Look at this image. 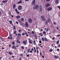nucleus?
Instances as JSON below:
<instances>
[{
    "label": "nucleus",
    "instance_id": "f257e3e1",
    "mask_svg": "<svg viewBox=\"0 0 60 60\" xmlns=\"http://www.w3.org/2000/svg\"><path fill=\"white\" fill-rule=\"evenodd\" d=\"M51 22V20H50V18H49L48 19V20H47L45 21L46 25H47L48 22L49 23V22Z\"/></svg>",
    "mask_w": 60,
    "mask_h": 60
},
{
    "label": "nucleus",
    "instance_id": "f03ea898",
    "mask_svg": "<svg viewBox=\"0 0 60 60\" xmlns=\"http://www.w3.org/2000/svg\"><path fill=\"white\" fill-rule=\"evenodd\" d=\"M38 8V5H35L33 7V9L34 10H35V9H37Z\"/></svg>",
    "mask_w": 60,
    "mask_h": 60
},
{
    "label": "nucleus",
    "instance_id": "7ed1b4c3",
    "mask_svg": "<svg viewBox=\"0 0 60 60\" xmlns=\"http://www.w3.org/2000/svg\"><path fill=\"white\" fill-rule=\"evenodd\" d=\"M39 11L40 12H42V6L40 5L39 8Z\"/></svg>",
    "mask_w": 60,
    "mask_h": 60
},
{
    "label": "nucleus",
    "instance_id": "20e7f679",
    "mask_svg": "<svg viewBox=\"0 0 60 60\" xmlns=\"http://www.w3.org/2000/svg\"><path fill=\"white\" fill-rule=\"evenodd\" d=\"M35 0H33V1H32L31 3V4L33 5H35Z\"/></svg>",
    "mask_w": 60,
    "mask_h": 60
},
{
    "label": "nucleus",
    "instance_id": "39448f33",
    "mask_svg": "<svg viewBox=\"0 0 60 60\" xmlns=\"http://www.w3.org/2000/svg\"><path fill=\"white\" fill-rule=\"evenodd\" d=\"M29 22L30 23H31L32 22V19L31 18L29 19Z\"/></svg>",
    "mask_w": 60,
    "mask_h": 60
},
{
    "label": "nucleus",
    "instance_id": "423d86ee",
    "mask_svg": "<svg viewBox=\"0 0 60 60\" xmlns=\"http://www.w3.org/2000/svg\"><path fill=\"white\" fill-rule=\"evenodd\" d=\"M52 8L51 7H49L47 9V10L48 11H51V10H52Z\"/></svg>",
    "mask_w": 60,
    "mask_h": 60
},
{
    "label": "nucleus",
    "instance_id": "0eeeda50",
    "mask_svg": "<svg viewBox=\"0 0 60 60\" xmlns=\"http://www.w3.org/2000/svg\"><path fill=\"white\" fill-rule=\"evenodd\" d=\"M22 6H19L18 8V9L19 10H21V9H22Z\"/></svg>",
    "mask_w": 60,
    "mask_h": 60
},
{
    "label": "nucleus",
    "instance_id": "6e6552de",
    "mask_svg": "<svg viewBox=\"0 0 60 60\" xmlns=\"http://www.w3.org/2000/svg\"><path fill=\"white\" fill-rule=\"evenodd\" d=\"M21 17L19 15H17L16 17L17 19H19Z\"/></svg>",
    "mask_w": 60,
    "mask_h": 60
},
{
    "label": "nucleus",
    "instance_id": "1a4fd4ad",
    "mask_svg": "<svg viewBox=\"0 0 60 60\" xmlns=\"http://www.w3.org/2000/svg\"><path fill=\"white\" fill-rule=\"evenodd\" d=\"M50 5V4L49 3H47L46 5V7H48Z\"/></svg>",
    "mask_w": 60,
    "mask_h": 60
},
{
    "label": "nucleus",
    "instance_id": "9d476101",
    "mask_svg": "<svg viewBox=\"0 0 60 60\" xmlns=\"http://www.w3.org/2000/svg\"><path fill=\"white\" fill-rule=\"evenodd\" d=\"M59 2V0H56L55 1V3L56 4H58Z\"/></svg>",
    "mask_w": 60,
    "mask_h": 60
},
{
    "label": "nucleus",
    "instance_id": "9b49d317",
    "mask_svg": "<svg viewBox=\"0 0 60 60\" xmlns=\"http://www.w3.org/2000/svg\"><path fill=\"white\" fill-rule=\"evenodd\" d=\"M15 11H16V13H17V14H18L19 13V12L18 11L17 8L15 9Z\"/></svg>",
    "mask_w": 60,
    "mask_h": 60
},
{
    "label": "nucleus",
    "instance_id": "f8f14e48",
    "mask_svg": "<svg viewBox=\"0 0 60 60\" xmlns=\"http://www.w3.org/2000/svg\"><path fill=\"white\" fill-rule=\"evenodd\" d=\"M25 26L26 27H28V23L26 22L25 24Z\"/></svg>",
    "mask_w": 60,
    "mask_h": 60
},
{
    "label": "nucleus",
    "instance_id": "ddd939ff",
    "mask_svg": "<svg viewBox=\"0 0 60 60\" xmlns=\"http://www.w3.org/2000/svg\"><path fill=\"white\" fill-rule=\"evenodd\" d=\"M39 34L40 35V36H43V34H42V33H41L40 34Z\"/></svg>",
    "mask_w": 60,
    "mask_h": 60
},
{
    "label": "nucleus",
    "instance_id": "4468645a",
    "mask_svg": "<svg viewBox=\"0 0 60 60\" xmlns=\"http://www.w3.org/2000/svg\"><path fill=\"white\" fill-rule=\"evenodd\" d=\"M54 58L56 59H57V58H58V56H54Z\"/></svg>",
    "mask_w": 60,
    "mask_h": 60
},
{
    "label": "nucleus",
    "instance_id": "2eb2a0df",
    "mask_svg": "<svg viewBox=\"0 0 60 60\" xmlns=\"http://www.w3.org/2000/svg\"><path fill=\"white\" fill-rule=\"evenodd\" d=\"M13 6V8H14V9H15V7H16V4H14Z\"/></svg>",
    "mask_w": 60,
    "mask_h": 60
},
{
    "label": "nucleus",
    "instance_id": "dca6fc26",
    "mask_svg": "<svg viewBox=\"0 0 60 60\" xmlns=\"http://www.w3.org/2000/svg\"><path fill=\"white\" fill-rule=\"evenodd\" d=\"M7 2V0H5L4 1H2V2L3 3H6V2Z\"/></svg>",
    "mask_w": 60,
    "mask_h": 60
},
{
    "label": "nucleus",
    "instance_id": "f3484780",
    "mask_svg": "<svg viewBox=\"0 0 60 60\" xmlns=\"http://www.w3.org/2000/svg\"><path fill=\"white\" fill-rule=\"evenodd\" d=\"M23 42L24 45H26V41H23Z\"/></svg>",
    "mask_w": 60,
    "mask_h": 60
},
{
    "label": "nucleus",
    "instance_id": "a211bd4d",
    "mask_svg": "<svg viewBox=\"0 0 60 60\" xmlns=\"http://www.w3.org/2000/svg\"><path fill=\"white\" fill-rule=\"evenodd\" d=\"M29 43H30V44H32L33 43V42L31 40H30L29 41Z\"/></svg>",
    "mask_w": 60,
    "mask_h": 60
},
{
    "label": "nucleus",
    "instance_id": "6ab92c4d",
    "mask_svg": "<svg viewBox=\"0 0 60 60\" xmlns=\"http://www.w3.org/2000/svg\"><path fill=\"white\" fill-rule=\"evenodd\" d=\"M21 20L22 21H24V19L23 18H22L21 19Z\"/></svg>",
    "mask_w": 60,
    "mask_h": 60
},
{
    "label": "nucleus",
    "instance_id": "aec40b11",
    "mask_svg": "<svg viewBox=\"0 0 60 60\" xmlns=\"http://www.w3.org/2000/svg\"><path fill=\"white\" fill-rule=\"evenodd\" d=\"M22 2V0H20V1L18 2V3L19 4H21Z\"/></svg>",
    "mask_w": 60,
    "mask_h": 60
},
{
    "label": "nucleus",
    "instance_id": "412c9836",
    "mask_svg": "<svg viewBox=\"0 0 60 60\" xmlns=\"http://www.w3.org/2000/svg\"><path fill=\"white\" fill-rule=\"evenodd\" d=\"M12 48H13V49H16V46H15L14 45H13V46Z\"/></svg>",
    "mask_w": 60,
    "mask_h": 60
},
{
    "label": "nucleus",
    "instance_id": "4be33fe9",
    "mask_svg": "<svg viewBox=\"0 0 60 60\" xmlns=\"http://www.w3.org/2000/svg\"><path fill=\"white\" fill-rule=\"evenodd\" d=\"M44 39H45V41H48V40H47V38H44Z\"/></svg>",
    "mask_w": 60,
    "mask_h": 60
},
{
    "label": "nucleus",
    "instance_id": "5701e85b",
    "mask_svg": "<svg viewBox=\"0 0 60 60\" xmlns=\"http://www.w3.org/2000/svg\"><path fill=\"white\" fill-rule=\"evenodd\" d=\"M8 54H9V55H12V53L11 52H9V53H8Z\"/></svg>",
    "mask_w": 60,
    "mask_h": 60
},
{
    "label": "nucleus",
    "instance_id": "b1692460",
    "mask_svg": "<svg viewBox=\"0 0 60 60\" xmlns=\"http://www.w3.org/2000/svg\"><path fill=\"white\" fill-rule=\"evenodd\" d=\"M9 22L10 23V24H12V21H9Z\"/></svg>",
    "mask_w": 60,
    "mask_h": 60
},
{
    "label": "nucleus",
    "instance_id": "393cba45",
    "mask_svg": "<svg viewBox=\"0 0 60 60\" xmlns=\"http://www.w3.org/2000/svg\"><path fill=\"white\" fill-rule=\"evenodd\" d=\"M41 17L42 19H44V18H45V16H42Z\"/></svg>",
    "mask_w": 60,
    "mask_h": 60
},
{
    "label": "nucleus",
    "instance_id": "a878e982",
    "mask_svg": "<svg viewBox=\"0 0 60 60\" xmlns=\"http://www.w3.org/2000/svg\"><path fill=\"white\" fill-rule=\"evenodd\" d=\"M42 20L43 21H45L46 20V19L44 18L42 19Z\"/></svg>",
    "mask_w": 60,
    "mask_h": 60
},
{
    "label": "nucleus",
    "instance_id": "bb28decb",
    "mask_svg": "<svg viewBox=\"0 0 60 60\" xmlns=\"http://www.w3.org/2000/svg\"><path fill=\"white\" fill-rule=\"evenodd\" d=\"M42 40L43 41H45V40H44V38H42Z\"/></svg>",
    "mask_w": 60,
    "mask_h": 60
},
{
    "label": "nucleus",
    "instance_id": "cd10ccee",
    "mask_svg": "<svg viewBox=\"0 0 60 60\" xmlns=\"http://www.w3.org/2000/svg\"><path fill=\"white\" fill-rule=\"evenodd\" d=\"M20 56L22 57L23 56V54L22 53L20 54Z\"/></svg>",
    "mask_w": 60,
    "mask_h": 60
},
{
    "label": "nucleus",
    "instance_id": "c85d7f7f",
    "mask_svg": "<svg viewBox=\"0 0 60 60\" xmlns=\"http://www.w3.org/2000/svg\"><path fill=\"white\" fill-rule=\"evenodd\" d=\"M18 35H19V36L20 35V37H21V35L20 34H18Z\"/></svg>",
    "mask_w": 60,
    "mask_h": 60
},
{
    "label": "nucleus",
    "instance_id": "c756f323",
    "mask_svg": "<svg viewBox=\"0 0 60 60\" xmlns=\"http://www.w3.org/2000/svg\"><path fill=\"white\" fill-rule=\"evenodd\" d=\"M34 45H36V43L35 42V41H34Z\"/></svg>",
    "mask_w": 60,
    "mask_h": 60
},
{
    "label": "nucleus",
    "instance_id": "7c9ffc66",
    "mask_svg": "<svg viewBox=\"0 0 60 60\" xmlns=\"http://www.w3.org/2000/svg\"><path fill=\"white\" fill-rule=\"evenodd\" d=\"M19 60H22V58L21 57H20V58L19 59Z\"/></svg>",
    "mask_w": 60,
    "mask_h": 60
},
{
    "label": "nucleus",
    "instance_id": "2f4dec72",
    "mask_svg": "<svg viewBox=\"0 0 60 60\" xmlns=\"http://www.w3.org/2000/svg\"><path fill=\"white\" fill-rule=\"evenodd\" d=\"M28 33L29 34H31V32H29L28 31Z\"/></svg>",
    "mask_w": 60,
    "mask_h": 60
},
{
    "label": "nucleus",
    "instance_id": "473e14b6",
    "mask_svg": "<svg viewBox=\"0 0 60 60\" xmlns=\"http://www.w3.org/2000/svg\"><path fill=\"white\" fill-rule=\"evenodd\" d=\"M37 53L38 54V53H39V50H37Z\"/></svg>",
    "mask_w": 60,
    "mask_h": 60
},
{
    "label": "nucleus",
    "instance_id": "72a5a7b5",
    "mask_svg": "<svg viewBox=\"0 0 60 60\" xmlns=\"http://www.w3.org/2000/svg\"><path fill=\"white\" fill-rule=\"evenodd\" d=\"M58 47H60V44H59L58 45Z\"/></svg>",
    "mask_w": 60,
    "mask_h": 60
},
{
    "label": "nucleus",
    "instance_id": "f704fd0d",
    "mask_svg": "<svg viewBox=\"0 0 60 60\" xmlns=\"http://www.w3.org/2000/svg\"><path fill=\"white\" fill-rule=\"evenodd\" d=\"M57 7L58 8H59V9H60V6H57Z\"/></svg>",
    "mask_w": 60,
    "mask_h": 60
},
{
    "label": "nucleus",
    "instance_id": "c9c22d12",
    "mask_svg": "<svg viewBox=\"0 0 60 60\" xmlns=\"http://www.w3.org/2000/svg\"><path fill=\"white\" fill-rule=\"evenodd\" d=\"M18 21H19V22H20V23H21V22H22L19 20H18Z\"/></svg>",
    "mask_w": 60,
    "mask_h": 60
},
{
    "label": "nucleus",
    "instance_id": "e433bc0d",
    "mask_svg": "<svg viewBox=\"0 0 60 60\" xmlns=\"http://www.w3.org/2000/svg\"><path fill=\"white\" fill-rule=\"evenodd\" d=\"M49 51L50 52H52V49H51L49 50Z\"/></svg>",
    "mask_w": 60,
    "mask_h": 60
},
{
    "label": "nucleus",
    "instance_id": "4c0bfd02",
    "mask_svg": "<svg viewBox=\"0 0 60 60\" xmlns=\"http://www.w3.org/2000/svg\"><path fill=\"white\" fill-rule=\"evenodd\" d=\"M25 33H22V35H25Z\"/></svg>",
    "mask_w": 60,
    "mask_h": 60
},
{
    "label": "nucleus",
    "instance_id": "58836bf2",
    "mask_svg": "<svg viewBox=\"0 0 60 60\" xmlns=\"http://www.w3.org/2000/svg\"><path fill=\"white\" fill-rule=\"evenodd\" d=\"M46 32H45V31H44L43 32V34H46Z\"/></svg>",
    "mask_w": 60,
    "mask_h": 60
},
{
    "label": "nucleus",
    "instance_id": "ea45409f",
    "mask_svg": "<svg viewBox=\"0 0 60 60\" xmlns=\"http://www.w3.org/2000/svg\"><path fill=\"white\" fill-rule=\"evenodd\" d=\"M14 29H16V26H14Z\"/></svg>",
    "mask_w": 60,
    "mask_h": 60
},
{
    "label": "nucleus",
    "instance_id": "a19ab883",
    "mask_svg": "<svg viewBox=\"0 0 60 60\" xmlns=\"http://www.w3.org/2000/svg\"><path fill=\"white\" fill-rule=\"evenodd\" d=\"M12 44L13 45H14V44H15V42H13L12 43Z\"/></svg>",
    "mask_w": 60,
    "mask_h": 60
},
{
    "label": "nucleus",
    "instance_id": "79ce46f5",
    "mask_svg": "<svg viewBox=\"0 0 60 60\" xmlns=\"http://www.w3.org/2000/svg\"><path fill=\"white\" fill-rule=\"evenodd\" d=\"M30 53H33V51H32L31 50L30 51Z\"/></svg>",
    "mask_w": 60,
    "mask_h": 60
},
{
    "label": "nucleus",
    "instance_id": "37998d69",
    "mask_svg": "<svg viewBox=\"0 0 60 60\" xmlns=\"http://www.w3.org/2000/svg\"><path fill=\"white\" fill-rule=\"evenodd\" d=\"M16 30H15V32H14V34H16Z\"/></svg>",
    "mask_w": 60,
    "mask_h": 60
},
{
    "label": "nucleus",
    "instance_id": "c03bdc74",
    "mask_svg": "<svg viewBox=\"0 0 60 60\" xmlns=\"http://www.w3.org/2000/svg\"><path fill=\"white\" fill-rule=\"evenodd\" d=\"M22 49H24V46H22Z\"/></svg>",
    "mask_w": 60,
    "mask_h": 60
},
{
    "label": "nucleus",
    "instance_id": "a18cd8bd",
    "mask_svg": "<svg viewBox=\"0 0 60 60\" xmlns=\"http://www.w3.org/2000/svg\"><path fill=\"white\" fill-rule=\"evenodd\" d=\"M32 34H34V31H32Z\"/></svg>",
    "mask_w": 60,
    "mask_h": 60
},
{
    "label": "nucleus",
    "instance_id": "49530a36",
    "mask_svg": "<svg viewBox=\"0 0 60 60\" xmlns=\"http://www.w3.org/2000/svg\"><path fill=\"white\" fill-rule=\"evenodd\" d=\"M59 36H60V34H59L57 35V37H59Z\"/></svg>",
    "mask_w": 60,
    "mask_h": 60
},
{
    "label": "nucleus",
    "instance_id": "de8ad7c7",
    "mask_svg": "<svg viewBox=\"0 0 60 60\" xmlns=\"http://www.w3.org/2000/svg\"><path fill=\"white\" fill-rule=\"evenodd\" d=\"M19 39H17V43L19 42Z\"/></svg>",
    "mask_w": 60,
    "mask_h": 60
},
{
    "label": "nucleus",
    "instance_id": "09e8293b",
    "mask_svg": "<svg viewBox=\"0 0 60 60\" xmlns=\"http://www.w3.org/2000/svg\"><path fill=\"white\" fill-rule=\"evenodd\" d=\"M1 39L2 40V41H4V39L3 38H1Z\"/></svg>",
    "mask_w": 60,
    "mask_h": 60
},
{
    "label": "nucleus",
    "instance_id": "8fccbe9b",
    "mask_svg": "<svg viewBox=\"0 0 60 60\" xmlns=\"http://www.w3.org/2000/svg\"><path fill=\"white\" fill-rule=\"evenodd\" d=\"M13 39V38H12V37H11L10 38V40H12Z\"/></svg>",
    "mask_w": 60,
    "mask_h": 60
},
{
    "label": "nucleus",
    "instance_id": "3c124183",
    "mask_svg": "<svg viewBox=\"0 0 60 60\" xmlns=\"http://www.w3.org/2000/svg\"><path fill=\"white\" fill-rule=\"evenodd\" d=\"M34 52L35 53H36V50H34Z\"/></svg>",
    "mask_w": 60,
    "mask_h": 60
},
{
    "label": "nucleus",
    "instance_id": "603ef678",
    "mask_svg": "<svg viewBox=\"0 0 60 60\" xmlns=\"http://www.w3.org/2000/svg\"><path fill=\"white\" fill-rule=\"evenodd\" d=\"M55 39V38L54 37L52 38V40H54V39Z\"/></svg>",
    "mask_w": 60,
    "mask_h": 60
},
{
    "label": "nucleus",
    "instance_id": "864d4df0",
    "mask_svg": "<svg viewBox=\"0 0 60 60\" xmlns=\"http://www.w3.org/2000/svg\"><path fill=\"white\" fill-rule=\"evenodd\" d=\"M50 1V0H46V1L47 2H49V1Z\"/></svg>",
    "mask_w": 60,
    "mask_h": 60
},
{
    "label": "nucleus",
    "instance_id": "5fc2aeb1",
    "mask_svg": "<svg viewBox=\"0 0 60 60\" xmlns=\"http://www.w3.org/2000/svg\"><path fill=\"white\" fill-rule=\"evenodd\" d=\"M27 53H29V49L28 50Z\"/></svg>",
    "mask_w": 60,
    "mask_h": 60
},
{
    "label": "nucleus",
    "instance_id": "6e6d98bb",
    "mask_svg": "<svg viewBox=\"0 0 60 60\" xmlns=\"http://www.w3.org/2000/svg\"><path fill=\"white\" fill-rule=\"evenodd\" d=\"M59 42L58 41L57 42H56L57 44H59Z\"/></svg>",
    "mask_w": 60,
    "mask_h": 60
},
{
    "label": "nucleus",
    "instance_id": "4d7b16f0",
    "mask_svg": "<svg viewBox=\"0 0 60 60\" xmlns=\"http://www.w3.org/2000/svg\"><path fill=\"white\" fill-rule=\"evenodd\" d=\"M19 33H20V32H21V30H19Z\"/></svg>",
    "mask_w": 60,
    "mask_h": 60
},
{
    "label": "nucleus",
    "instance_id": "13d9d810",
    "mask_svg": "<svg viewBox=\"0 0 60 60\" xmlns=\"http://www.w3.org/2000/svg\"><path fill=\"white\" fill-rule=\"evenodd\" d=\"M40 56H42V55H41V52H40Z\"/></svg>",
    "mask_w": 60,
    "mask_h": 60
},
{
    "label": "nucleus",
    "instance_id": "bf43d9fd",
    "mask_svg": "<svg viewBox=\"0 0 60 60\" xmlns=\"http://www.w3.org/2000/svg\"><path fill=\"white\" fill-rule=\"evenodd\" d=\"M40 43H41V41H39Z\"/></svg>",
    "mask_w": 60,
    "mask_h": 60
},
{
    "label": "nucleus",
    "instance_id": "052dcab7",
    "mask_svg": "<svg viewBox=\"0 0 60 60\" xmlns=\"http://www.w3.org/2000/svg\"><path fill=\"white\" fill-rule=\"evenodd\" d=\"M53 24H54V25H56V22H54L53 23Z\"/></svg>",
    "mask_w": 60,
    "mask_h": 60
},
{
    "label": "nucleus",
    "instance_id": "680f3d73",
    "mask_svg": "<svg viewBox=\"0 0 60 60\" xmlns=\"http://www.w3.org/2000/svg\"><path fill=\"white\" fill-rule=\"evenodd\" d=\"M16 24H19V22H16Z\"/></svg>",
    "mask_w": 60,
    "mask_h": 60
},
{
    "label": "nucleus",
    "instance_id": "e2e57ef3",
    "mask_svg": "<svg viewBox=\"0 0 60 60\" xmlns=\"http://www.w3.org/2000/svg\"><path fill=\"white\" fill-rule=\"evenodd\" d=\"M57 51H59V50H60L59 49H57Z\"/></svg>",
    "mask_w": 60,
    "mask_h": 60
},
{
    "label": "nucleus",
    "instance_id": "0e129e2a",
    "mask_svg": "<svg viewBox=\"0 0 60 60\" xmlns=\"http://www.w3.org/2000/svg\"><path fill=\"white\" fill-rule=\"evenodd\" d=\"M29 56V54H27V56Z\"/></svg>",
    "mask_w": 60,
    "mask_h": 60
},
{
    "label": "nucleus",
    "instance_id": "69168bd1",
    "mask_svg": "<svg viewBox=\"0 0 60 60\" xmlns=\"http://www.w3.org/2000/svg\"><path fill=\"white\" fill-rule=\"evenodd\" d=\"M21 24L22 25H24V24H23V23H21Z\"/></svg>",
    "mask_w": 60,
    "mask_h": 60
},
{
    "label": "nucleus",
    "instance_id": "338daca9",
    "mask_svg": "<svg viewBox=\"0 0 60 60\" xmlns=\"http://www.w3.org/2000/svg\"><path fill=\"white\" fill-rule=\"evenodd\" d=\"M8 39H10V37H8Z\"/></svg>",
    "mask_w": 60,
    "mask_h": 60
},
{
    "label": "nucleus",
    "instance_id": "774afa93",
    "mask_svg": "<svg viewBox=\"0 0 60 60\" xmlns=\"http://www.w3.org/2000/svg\"><path fill=\"white\" fill-rule=\"evenodd\" d=\"M35 37H37V35L36 34H35Z\"/></svg>",
    "mask_w": 60,
    "mask_h": 60
}]
</instances>
